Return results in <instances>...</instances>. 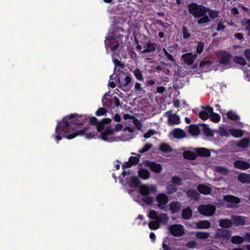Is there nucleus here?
Instances as JSON below:
<instances>
[{
	"label": "nucleus",
	"instance_id": "obj_19",
	"mask_svg": "<svg viewBox=\"0 0 250 250\" xmlns=\"http://www.w3.org/2000/svg\"><path fill=\"white\" fill-rule=\"evenodd\" d=\"M169 209L172 213H178L181 208V204L178 201H172L169 204Z\"/></svg>",
	"mask_w": 250,
	"mask_h": 250
},
{
	"label": "nucleus",
	"instance_id": "obj_16",
	"mask_svg": "<svg viewBox=\"0 0 250 250\" xmlns=\"http://www.w3.org/2000/svg\"><path fill=\"white\" fill-rule=\"evenodd\" d=\"M114 131V129L112 128L110 126H108L104 131L102 132L101 138L104 141L111 142L112 141L111 139L108 137V135L113 134Z\"/></svg>",
	"mask_w": 250,
	"mask_h": 250
},
{
	"label": "nucleus",
	"instance_id": "obj_50",
	"mask_svg": "<svg viewBox=\"0 0 250 250\" xmlns=\"http://www.w3.org/2000/svg\"><path fill=\"white\" fill-rule=\"evenodd\" d=\"M133 73L134 76L138 80L143 81L144 80L142 71L139 68H136Z\"/></svg>",
	"mask_w": 250,
	"mask_h": 250
},
{
	"label": "nucleus",
	"instance_id": "obj_53",
	"mask_svg": "<svg viewBox=\"0 0 250 250\" xmlns=\"http://www.w3.org/2000/svg\"><path fill=\"white\" fill-rule=\"evenodd\" d=\"M107 113V110L104 107L99 108L95 112V115L97 116L104 115Z\"/></svg>",
	"mask_w": 250,
	"mask_h": 250
},
{
	"label": "nucleus",
	"instance_id": "obj_64",
	"mask_svg": "<svg viewBox=\"0 0 250 250\" xmlns=\"http://www.w3.org/2000/svg\"><path fill=\"white\" fill-rule=\"evenodd\" d=\"M244 55L247 60L250 62V49H246L245 50Z\"/></svg>",
	"mask_w": 250,
	"mask_h": 250
},
{
	"label": "nucleus",
	"instance_id": "obj_48",
	"mask_svg": "<svg viewBox=\"0 0 250 250\" xmlns=\"http://www.w3.org/2000/svg\"><path fill=\"white\" fill-rule=\"evenodd\" d=\"M182 179L177 176H174L171 178V182L173 185H177L178 186L182 185Z\"/></svg>",
	"mask_w": 250,
	"mask_h": 250
},
{
	"label": "nucleus",
	"instance_id": "obj_13",
	"mask_svg": "<svg viewBox=\"0 0 250 250\" xmlns=\"http://www.w3.org/2000/svg\"><path fill=\"white\" fill-rule=\"evenodd\" d=\"M203 110L199 113V117L203 120H206L208 118L210 113H212L213 108L210 106H202Z\"/></svg>",
	"mask_w": 250,
	"mask_h": 250
},
{
	"label": "nucleus",
	"instance_id": "obj_21",
	"mask_svg": "<svg viewBox=\"0 0 250 250\" xmlns=\"http://www.w3.org/2000/svg\"><path fill=\"white\" fill-rule=\"evenodd\" d=\"M234 165L235 167L243 170H246L250 167V165L249 163L241 160L236 161Z\"/></svg>",
	"mask_w": 250,
	"mask_h": 250
},
{
	"label": "nucleus",
	"instance_id": "obj_5",
	"mask_svg": "<svg viewBox=\"0 0 250 250\" xmlns=\"http://www.w3.org/2000/svg\"><path fill=\"white\" fill-rule=\"evenodd\" d=\"M168 230L174 237H181L185 234V229L181 224L171 225L169 226Z\"/></svg>",
	"mask_w": 250,
	"mask_h": 250
},
{
	"label": "nucleus",
	"instance_id": "obj_45",
	"mask_svg": "<svg viewBox=\"0 0 250 250\" xmlns=\"http://www.w3.org/2000/svg\"><path fill=\"white\" fill-rule=\"evenodd\" d=\"M234 62L237 63L242 65H244L246 64L245 59L241 56H235L233 58Z\"/></svg>",
	"mask_w": 250,
	"mask_h": 250
},
{
	"label": "nucleus",
	"instance_id": "obj_15",
	"mask_svg": "<svg viewBox=\"0 0 250 250\" xmlns=\"http://www.w3.org/2000/svg\"><path fill=\"white\" fill-rule=\"evenodd\" d=\"M199 192L203 195H209L211 192V188L210 187L204 184H199L197 187Z\"/></svg>",
	"mask_w": 250,
	"mask_h": 250
},
{
	"label": "nucleus",
	"instance_id": "obj_18",
	"mask_svg": "<svg viewBox=\"0 0 250 250\" xmlns=\"http://www.w3.org/2000/svg\"><path fill=\"white\" fill-rule=\"evenodd\" d=\"M111 122L110 118H104L99 121L96 125V129L97 132H101L103 131L106 125L109 124Z\"/></svg>",
	"mask_w": 250,
	"mask_h": 250
},
{
	"label": "nucleus",
	"instance_id": "obj_57",
	"mask_svg": "<svg viewBox=\"0 0 250 250\" xmlns=\"http://www.w3.org/2000/svg\"><path fill=\"white\" fill-rule=\"evenodd\" d=\"M88 124L91 125L96 126L98 123V119L94 116H92L88 119Z\"/></svg>",
	"mask_w": 250,
	"mask_h": 250
},
{
	"label": "nucleus",
	"instance_id": "obj_60",
	"mask_svg": "<svg viewBox=\"0 0 250 250\" xmlns=\"http://www.w3.org/2000/svg\"><path fill=\"white\" fill-rule=\"evenodd\" d=\"M163 51L164 54L166 55V56L167 57V58L169 61H170L172 62H175V60H174V58L173 57V56L171 54H170L165 48H163Z\"/></svg>",
	"mask_w": 250,
	"mask_h": 250
},
{
	"label": "nucleus",
	"instance_id": "obj_8",
	"mask_svg": "<svg viewBox=\"0 0 250 250\" xmlns=\"http://www.w3.org/2000/svg\"><path fill=\"white\" fill-rule=\"evenodd\" d=\"M231 235V232L229 230L218 229L215 232L214 238L215 239H222L229 240Z\"/></svg>",
	"mask_w": 250,
	"mask_h": 250
},
{
	"label": "nucleus",
	"instance_id": "obj_47",
	"mask_svg": "<svg viewBox=\"0 0 250 250\" xmlns=\"http://www.w3.org/2000/svg\"><path fill=\"white\" fill-rule=\"evenodd\" d=\"M206 13H208L209 16L211 19H215L218 16L219 11L215 10H211L208 8V9L206 10Z\"/></svg>",
	"mask_w": 250,
	"mask_h": 250
},
{
	"label": "nucleus",
	"instance_id": "obj_55",
	"mask_svg": "<svg viewBox=\"0 0 250 250\" xmlns=\"http://www.w3.org/2000/svg\"><path fill=\"white\" fill-rule=\"evenodd\" d=\"M112 57L115 67L119 66L120 68L122 69H124L125 68L124 64L122 63L119 60L114 58L113 55L112 56Z\"/></svg>",
	"mask_w": 250,
	"mask_h": 250
},
{
	"label": "nucleus",
	"instance_id": "obj_32",
	"mask_svg": "<svg viewBox=\"0 0 250 250\" xmlns=\"http://www.w3.org/2000/svg\"><path fill=\"white\" fill-rule=\"evenodd\" d=\"M183 157L185 159L189 160H194L197 158L196 153L189 150L184 152Z\"/></svg>",
	"mask_w": 250,
	"mask_h": 250
},
{
	"label": "nucleus",
	"instance_id": "obj_61",
	"mask_svg": "<svg viewBox=\"0 0 250 250\" xmlns=\"http://www.w3.org/2000/svg\"><path fill=\"white\" fill-rule=\"evenodd\" d=\"M156 133V131L154 130L150 129L144 135L145 138L147 139L151 137L152 135Z\"/></svg>",
	"mask_w": 250,
	"mask_h": 250
},
{
	"label": "nucleus",
	"instance_id": "obj_62",
	"mask_svg": "<svg viewBox=\"0 0 250 250\" xmlns=\"http://www.w3.org/2000/svg\"><path fill=\"white\" fill-rule=\"evenodd\" d=\"M196 245V243L195 241H190L188 242L186 244V246L187 248L189 249H193L195 247Z\"/></svg>",
	"mask_w": 250,
	"mask_h": 250
},
{
	"label": "nucleus",
	"instance_id": "obj_33",
	"mask_svg": "<svg viewBox=\"0 0 250 250\" xmlns=\"http://www.w3.org/2000/svg\"><path fill=\"white\" fill-rule=\"evenodd\" d=\"M238 179L243 183H250V174L241 173L238 175Z\"/></svg>",
	"mask_w": 250,
	"mask_h": 250
},
{
	"label": "nucleus",
	"instance_id": "obj_9",
	"mask_svg": "<svg viewBox=\"0 0 250 250\" xmlns=\"http://www.w3.org/2000/svg\"><path fill=\"white\" fill-rule=\"evenodd\" d=\"M231 219L232 221L233 224L236 226L250 224V222L248 221V217L244 216L232 215L231 216Z\"/></svg>",
	"mask_w": 250,
	"mask_h": 250
},
{
	"label": "nucleus",
	"instance_id": "obj_42",
	"mask_svg": "<svg viewBox=\"0 0 250 250\" xmlns=\"http://www.w3.org/2000/svg\"><path fill=\"white\" fill-rule=\"evenodd\" d=\"M230 133L232 136L236 138L241 137L244 134L242 130L236 129H230Z\"/></svg>",
	"mask_w": 250,
	"mask_h": 250
},
{
	"label": "nucleus",
	"instance_id": "obj_12",
	"mask_svg": "<svg viewBox=\"0 0 250 250\" xmlns=\"http://www.w3.org/2000/svg\"><path fill=\"white\" fill-rule=\"evenodd\" d=\"M232 56L229 52L224 51L220 55L218 62L220 64L227 65H230V60Z\"/></svg>",
	"mask_w": 250,
	"mask_h": 250
},
{
	"label": "nucleus",
	"instance_id": "obj_4",
	"mask_svg": "<svg viewBox=\"0 0 250 250\" xmlns=\"http://www.w3.org/2000/svg\"><path fill=\"white\" fill-rule=\"evenodd\" d=\"M147 216L150 219L157 220L160 224L166 225L169 220L167 214L161 213L158 215L157 212L153 209L149 210Z\"/></svg>",
	"mask_w": 250,
	"mask_h": 250
},
{
	"label": "nucleus",
	"instance_id": "obj_38",
	"mask_svg": "<svg viewBox=\"0 0 250 250\" xmlns=\"http://www.w3.org/2000/svg\"><path fill=\"white\" fill-rule=\"evenodd\" d=\"M244 241V238L239 235H235L231 237V242L234 244H241Z\"/></svg>",
	"mask_w": 250,
	"mask_h": 250
},
{
	"label": "nucleus",
	"instance_id": "obj_31",
	"mask_svg": "<svg viewBox=\"0 0 250 250\" xmlns=\"http://www.w3.org/2000/svg\"><path fill=\"white\" fill-rule=\"evenodd\" d=\"M192 215V210L190 207L184 208L182 211V217L185 220L189 219Z\"/></svg>",
	"mask_w": 250,
	"mask_h": 250
},
{
	"label": "nucleus",
	"instance_id": "obj_44",
	"mask_svg": "<svg viewBox=\"0 0 250 250\" xmlns=\"http://www.w3.org/2000/svg\"><path fill=\"white\" fill-rule=\"evenodd\" d=\"M210 120L213 123H218L220 120V116L216 113L213 112V110L212 111V113H210L209 116Z\"/></svg>",
	"mask_w": 250,
	"mask_h": 250
},
{
	"label": "nucleus",
	"instance_id": "obj_46",
	"mask_svg": "<svg viewBox=\"0 0 250 250\" xmlns=\"http://www.w3.org/2000/svg\"><path fill=\"white\" fill-rule=\"evenodd\" d=\"M209 21H210V20H209L208 16L206 13L201 17V18H200L197 20V23L201 25L204 23H208Z\"/></svg>",
	"mask_w": 250,
	"mask_h": 250
},
{
	"label": "nucleus",
	"instance_id": "obj_54",
	"mask_svg": "<svg viewBox=\"0 0 250 250\" xmlns=\"http://www.w3.org/2000/svg\"><path fill=\"white\" fill-rule=\"evenodd\" d=\"M135 89L137 93H145L146 91L141 87L140 83L136 82L135 84Z\"/></svg>",
	"mask_w": 250,
	"mask_h": 250
},
{
	"label": "nucleus",
	"instance_id": "obj_63",
	"mask_svg": "<svg viewBox=\"0 0 250 250\" xmlns=\"http://www.w3.org/2000/svg\"><path fill=\"white\" fill-rule=\"evenodd\" d=\"M244 24L247 25L246 29L249 31L250 30V19H244Z\"/></svg>",
	"mask_w": 250,
	"mask_h": 250
},
{
	"label": "nucleus",
	"instance_id": "obj_39",
	"mask_svg": "<svg viewBox=\"0 0 250 250\" xmlns=\"http://www.w3.org/2000/svg\"><path fill=\"white\" fill-rule=\"evenodd\" d=\"M202 131L205 135L207 137H212L213 134L211 130L209 128L208 125L204 124L202 125Z\"/></svg>",
	"mask_w": 250,
	"mask_h": 250
},
{
	"label": "nucleus",
	"instance_id": "obj_59",
	"mask_svg": "<svg viewBox=\"0 0 250 250\" xmlns=\"http://www.w3.org/2000/svg\"><path fill=\"white\" fill-rule=\"evenodd\" d=\"M204 43L203 42H199L196 48V52L201 54L203 51Z\"/></svg>",
	"mask_w": 250,
	"mask_h": 250
},
{
	"label": "nucleus",
	"instance_id": "obj_30",
	"mask_svg": "<svg viewBox=\"0 0 250 250\" xmlns=\"http://www.w3.org/2000/svg\"><path fill=\"white\" fill-rule=\"evenodd\" d=\"M188 132L193 136H197L200 133L199 126L196 125H190L188 128Z\"/></svg>",
	"mask_w": 250,
	"mask_h": 250
},
{
	"label": "nucleus",
	"instance_id": "obj_34",
	"mask_svg": "<svg viewBox=\"0 0 250 250\" xmlns=\"http://www.w3.org/2000/svg\"><path fill=\"white\" fill-rule=\"evenodd\" d=\"M173 136L176 139H182L186 136V133L180 128H176L173 131Z\"/></svg>",
	"mask_w": 250,
	"mask_h": 250
},
{
	"label": "nucleus",
	"instance_id": "obj_52",
	"mask_svg": "<svg viewBox=\"0 0 250 250\" xmlns=\"http://www.w3.org/2000/svg\"><path fill=\"white\" fill-rule=\"evenodd\" d=\"M182 32L184 39H187L190 37V34L188 33V29L186 26H183L182 27Z\"/></svg>",
	"mask_w": 250,
	"mask_h": 250
},
{
	"label": "nucleus",
	"instance_id": "obj_20",
	"mask_svg": "<svg viewBox=\"0 0 250 250\" xmlns=\"http://www.w3.org/2000/svg\"><path fill=\"white\" fill-rule=\"evenodd\" d=\"M131 81V77L129 76H126L122 81L120 80V78L119 79V83L121 86H125V89L123 88V90L124 91H128L130 90V87H129V84Z\"/></svg>",
	"mask_w": 250,
	"mask_h": 250
},
{
	"label": "nucleus",
	"instance_id": "obj_41",
	"mask_svg": "<svg viewBox=\"0 0 250 250\" xmlns=\"http://www.w3.org/2000/svg\"><path fill=\"white\" fill-rule=\"evenodd\" d=\"M227 116L228 119L232 121H237L240 119V117L236 113L231 110L227 112Z\"/></svg>",
	"mask_w": 250,
	"mask_h": 250
},
{
	"label": "nucleus",
	"instance_id": "obj_2",
	"mask_svg": "<svg viewBox=\"0 0 250 250\" xmlns=\"http://www.w3.org/2000/svg\"><path fill=\"white\" fill-rule=\"evenodd\" d=\"M188 12L194 18H201L206 13V10L208 7L203 5L198 4L195 2H192L188 5Z\"/></svg>",
	"mask_w": 250,
	"mask_h": 250
},
{
	"label": "nucleus",
	"instance_id": "obj_26",
	"mask_svg": "<svg viewBox=\"0 0 250 250\" xmlns=\"http://www.w3.org/2000/svg\"><path fill=\"white\" fill-rule=\"evenodd\" d=\"M196 156L201 157H209L210 155V152L208 149L204 147L196 149Z\"/></svg>",
	"mask_w": 250,
	"mask_h": 250
},
{
	"label": "nucleus",
	"instance_id": "obj_27",
	"mask_svg": "<svg viewBox=\"0 0 250 250\" xmlns=\"http://www.w3.org/2000/svg\"><path fill=\"white\" fill-rule=\"evenodd\" d=\"M146 48L142 51V53H148L154 52L156 50L157 44L148 42L146 44Z\"/></svg>",
	"mask_w": 250,
	"mask_h": 250
},
{
	"label": "nucleus",
	"instance_id": "obj_1",
	"mask_svg": "<svg viewBox=\"0 0 250 250\" xmlns=\"http://www.w3.org/2000/svg\"><path fill=\"white\" fill-rule=\"evenodd\" d=\"M89 117L86 115H79L77 113L71 114L63 118L62 121L58 123L55 129L57 134L55 136L57 143L61 140V134L66 136L67 133L75 132L76 126H82L88 122Z\"/></svg>",
	"mask_w": 250,
	"mask_h": 250
},
{
	"label": "nucleus",
	"instance_id": "obj_6",
	"mask_svg": "<svg viewBox=\"0 0 250 250\" xmlns=\"http://www.w3.org/2000/svg\"><path fill=\"white\" fill-rule=\"evenodd\" d=\"M156 201L157 202V207L161 210L165 211H167L166 205L169 202V199L165 193H159L156 197Z\"/></svg>",
	"mask_w": 250,
	"mask_h": 250
},
{
	"label": "nucleus",
	"instance_id": "obj_35",
	"mask_svg": "<svg viewBox=\"0 0 250 250\" xmlns=\"http://www.w3.org/2000/svg\"><path fill=\"white\" fill-rule=\"evenodd\" d=\"M139 191L140 194L143 196H146L150 194V189L146 185H142L140 186Z\"/></svg>",
	"mask_w": 250,
	"mask_h": 250
},
{
	"label": "nucleus",
	"instance_id": "obj_14",
	"mask_svg": "<svg viewBox=\"0 0 250 250\" xmlns=\"http://www.w3.org/2000/svg\"><path fill=\"white\" fill-rule=\"evenodd\" d=\"M196 57L197 54H195L193 55L192 53L190 52L185 53L182 56V59L188 65L193 64Z\"/></svg>",
	"mask_w": 250,
	"mask_h": 250
},
{
	"label": "nucleus",
	"instance_id": "obj_29",
	"mask_svg": "<svg viewBox=\"0 0 250 250\" xmlns=\"http://www.w3.org/2000/svg\"><path fill=\"white\" fill-rule=\"evenodd\" d=\"M186 194L191 199L197 200L199 198V194L194 189H188L186 192Z\"/></svg>",
	"mask_w": 250,
	"mask_h": 250
},
{
	"label": "nucleus",
	"instance_id": "obj_43",
	"mask_svg": "<svg viewBox=\"0 0 250 250\" xmlns=\"http://www.w3.org/2000/svg\"><path fill=\"white\" fill-rule=\"evenodd\" d=\"M149 228L151 230H156L160 228V224L157 221H152L148 223V224Z\"/></svg>",
	"mask_w": 250,
	"mask_h": 250
},
{
	"label": "nucleus",
	"instance_id": "obj_22",
	"mask_svg": "<svg viewBox=\"0 0 250 250\" xmlns=\"http://www.w3.org/2000/svg\"><path fill=\"white\" fill-rule=\"evenodd\" d=\"M223 200L228 203L231 204H238L240 203V199L238 197L232 195H226L224 196Z\"/></svg>",
	"mask_w": 250,
	"mask_h": 250
},
{
	"label": "nucleus",
	"instance_id": "obj_24",
	"mask_svg": "<svg viewBox=\"0 0 250 250\" xmlns=\"http://www.w3.org/2000/svg\"><path fill=\"white\" fill-rule=\"evenodd\" d=\"M128 185L131 188H138L141 185V181L136 176H133L130 178L128 181Z\"/></svg>",
	"mask_w": 250,
	"mask_h": 250
},
{
	"label": "nucleus",
	"instance_id": "obj_56",
	"mask_svg": "<svg viewBox=\"0 0 250 250\" xmlns=\"http://www.w3.org/2000/svg\"><path fill=\"white\" fill-rule=\"evenodd\" d=\"M142 201L146 205H151L153 203V198L151 196H146L142 198Z\"/></svg>",
	"mask_w": 250,
	"mask_h": 250
},
{
	"label": "nucleus",
	"instance_id": "obj_37",
	"mask_svg": "<svg viewBox=\"0 0 250 250\" xmlns=\"http://www.w3.org/2000/svg\"><path fill=\"white\" fill-rule=\"evenodd\" d=\"M159 149L161 151L164 153H169L172 151V149L171 146L166 143H162L159 146Z\"/></svg>",
	"mask_w": 250,
	"mask_h": 250
},
{
	"label": "nucleus",
	"instance_id": "obj_23",
	"mask_svg": "<svg viewBox=\"0 0 250 250\" xmlns=\"http://www.w3.org/2000/svg\"><path fill=\"white\" fill-rule=\"evenodd\" d=\"M219 225L223 229H228L231 227L232 221L228 218L221 219L218 221Z\"/></svg>",
	"mask_w": 250,
	"mask_h": 250
},
{
	"label": "nucleus",
	"instance_id": "obj_17",
	"mask_svg": "<svg viewBox=\"0 0 250 250\" xmlns=\"http://www.w3.org/2000/svg\"><path fill=\"white\" fill-rule=\"evenodd\" d=\"M180 123V117L176 113H170L168 116V124L172 125Z\"/></svg>",
	"mask_w": 250,
	"mask_h": 250
},
{
	"label": "nucleus",
	"instance_id": "obj_36",
	"mask_svg": "<svg viewBox=\"0 0 250 250\" xmlns=\"http://www.w3.org/2000/svg\"><path fill=\"white\" fill-rule=\"evenodd\" d=\"M250 145V140L249 138H243L241 139L237 144V146L240 148H244Z\"/></svg>",
	"mask_w": 250,
	"mask_h": 250
},
{
	"label": "nucleus",
	"instance_id": "obj_7",
	"mask_svg": "<svg viewBox=\"0 0 250 250\" xmlns=\"http://www.w3.org/2000/svg\"><path fill=\"white\" fill-rule=\"evenodd\" d=\"M131 154L136 156H130L129 158L128 161L126 162L123 164V169H125V168H130L132 166L136 165L138 164L141 158V155L134 152H132Z\"/></svg>",
	"mask_w": 250,
	"mask_h": 250
},
{
	"label": "nucleus",
	"instance_id": "obj_10",
	"mask_svg": "<svg viewBox=\"0 0 250 250\" xmlns=\"http://www.w3.org/2000/svg\"><path fill=\"white\" fill-rule=\"evenodd\" d=\"M200 213L207 216H211L213 215L215 211V208L212 205H202L199 207Z\"/></svg>",
	"mask_w": 250,
	"mask_h": 250
},
{
	"label": "nucleus",
	"instance_id": "obj_28",
	"mask_svg": "<svg viewBox=\"0 0 250 250\" xmlns=\"http://www.w3.org/2000/svg\"><path fill=\"white\" fill-rule=\"evenodd\" d=\"M138 175L142 179L146 180L150 178V174L146 169L140 168L138 170Z\"/></svg>",
	"mask_w": 250,
	"mask_h": 250
},
{
	"label": "nucleus",
	"instance_id": "obj_51",
	"mask_svg": "<svg viewBox=\"0 0 250 250\" xmlns=\"http://www.w3.org/2000/svg\"><path fill=\"white\" fill-rule=\"evenodd\" d=\"M152 147V145L151 144L146 143V144L143 148L138 150V153H143L149 150V149Z\"/></svg>",
	"mask_w": 250,
	"mask_h": 250
},
{
	"label": "nucleus",
	"instance_id": "obj_11",
	"mask_svg": "<svg viewBox=\"0 0 250 250\" xmlns=\"http://www.w3.org/2000/svg\"><path fill=\"white\" fill-rule=\"evenodd\" d=\"M145 167H149L151 170L156 173H160L162 170L161 164L149 160L144 161Z\"/></svg>",
	"mask_w": 250,
	"mask_h": 250
},
{
	"label": "nucleus",
	"instance_id": "obj_49",
	"mask_svg": "<svg viewBox=\"0 0 250 250\" xmlns=\"http://www.w3.org/2000/svg\"><path fill=\"white\" fill-rule=\"evenodd\" d=\"M166 189L167 194H172L177 191V188L174 185L169 184L167 186Z\"/></svg>",
	"mask_w": 250,
	"mask_h": 250
},
{
	"label": "nucleus",
	"instance_id": "obj_40",
	"mask_svg": "<svg viewBox=\"0 0 250 250\" xmlns=\"http://www.w3.org/2000/svg\"><path fill=\"white\" fill-rule=\"evenodd\" d=\"M209 236V233L204 231H198L196 232L195 237L200 239H206Z\"/></svg>",
	"mask_w": 250,
	"mask_h": 250
},
{
	"label": "nucleus",
	"instance_id": "obj_3",
	"mask_svg": "<svg viewBox=\"0 0 250 250\" xmlns=\"http://www.w3.org/2000/svg\"><path fill=\"white\" fill-rule=\"evenodd\" d=\"M87 130V127H85L83 129L77 130L68 135H66L65 137L67 139H72L76 136L80 135L84 136L87 139H96L99 137L97 131H93L87 133L86 131Z\"/></svg>",
	"mask_w": 250,
	"mask_h": 250
},
{
	"label": "nucleus",
	"instance_id": "obj_25",
	"mask_svg": "<svg viewBox=\"0 0 250 250\" xmlns=\"http://www.w3.org/2000/svg\"><path fill=\"white\" fill-rule=\"evenodd\" d=\"M210 225L208 220H202L196 223V228L198 229H207L210 227Z\"/></svg>",
	"mask_w": 250,
	"mask_h": 250
},
{
	"label": "nucleus",
	"instance_id": "obj_58",
	"mask_svg": "<svg viewBox=\"0 0 250 250\" xmlns=\"http://www.w3.org/2000/svg\"><path fill=\"white\" fill-rule=\"evenodd\" d=\"M133 123L138 130H140L141 129L143 125L138 119H134Z\"/></svg>",
	"mask_w": 250,
	"mask_h": 250
}]
</instances>
